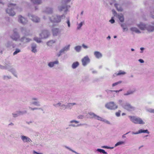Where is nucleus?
Here are the masks:
<instances>
[{
	"instance_id": "1",
	"label": "nucleus",
	"mask_w": 154,
	"mask_h": 154,
	"mask_svg": "<svg viewBox=\"0 0 154 154\" xmlns=\"http://www.w3.org/2000/svg\"><path fill=\"white\" fill-rule=\"evenodd\" d=\"M16 9L18 11H21L22 8L21 7H18L16 4L12 3H9L8 5V8L6 9V11L9 15L14 16L15 14L14 10Z\"/></svg>"
},
{
	"instance_id": "2",
	"label": "nucleus",
	"mask_w": 154,
	"mask_h": 154,
	"mask_svg": "<svg viewBox=\"0 0 154 154\" xmlns=\"http://www.w3.org/2000/svg\"><path fill=\"white\" fill-rule=\"evenodd\" d=\"M128 117L130 121L135 124L144 125L145 123L140 117L135 116H129Z\"/></svg>"
},
{
	"instance_id": "3",
	"label": "nucleus",
	"mask_w": 154,
	"mask_h": 154,
	"mask_svg": "<svg viewBox=\"0 0 154 154\" xmlns=\"http://www.w3.org/2000/svg\"><path fill=\"white\" fill-rule=\"evenodd\" d=\"M65 17V14L61 15H54L52 16L51 17L49 18V20L52 23H58L60 22L62 19H64Z\"/></svg>"
},
{
	"instance_id": "4",
	"label": "nucleus",
	"mask_w": 154,
	"mask_h": 154,
	"mask_svg": "<svg viewBox=\"0 0 154 154\" xmlns=\"http://www.w3.org/2000/svg\"><path fill=\"white\" fill-rule=\"evenodd\" d=\"M71 0H62V3L63 4L64 3L65 4L58 7L59 10L61 11L63 10H64L65 12H66L68 10V8H69V6H67L66 4L67 2H69Z\"/></svg>"
},
{
	"instance_id": "5",
	"label": "nucleus",
	"mask_w": 154,
	"mask_h": 154,
	"mask_svg": "<svg viewBox=\"0 0 154 154\" xmlns=\"http://www.w3.org/2000/svg\"><path fill=\"white\" fill-rule=\"evenodd\" d=\"M10 37L13 40L16 41H20V34L16 29L14 30L13 33L11 35Z\"/></svg>"
},
{
	"instance_id": "6",
	"label": "nucleus",
	"mask_w": 154,
	"mask_h": 154,
	"mask_svg": "<svg viewBox=\"0 0 154 154\" xmlns=\"http://www.w3.org/2000/svg\"><path fill=\"white\" fill-rule=\"evenodd\" d=\"M79 122L75 120H72L69 122L70 123L69 126V127H77L81 126L86 125L85 124H79Z\"/></svg>"
},
{
	"instance_id": "7",
	"label": "nucleus",
	"mask_w": 154,
	"mask_h": 154,
	"mask_svg": "<svg viewBox=\"0 0 154 154\" xmlns=\"http://www.w3.org/2000/svg\"><path fill=\"white\" fill-rule=\"evenodd\" d=\"M105 106L107 109L111 110H115L118 108V106L113 102H111L106 103Z\"/></svg>"
},
{
	"instance_id": "8",
	"label": "nucleus",
	"mask_w": 154,
	"mask_h": 154,
	"mask_svg": "<svg viewBox=\"0 0 154 154\" xmlns=\"http://www.w3.org/2000/svg\"><path fill=\"white\" fill-rule=\"evenodd\" d=\"M18 22L23 25H25L27 24L28 21L26 18L19 15L18 16Z\"/></svg>"
},
{
	"instance_id": "9",
	"label": "nucleus",
	"mask_w": 154,
	"mask_h": 154,
	"mask_svg": "<svg viewBox=\"0 0 154 154\" xmlns=\"http://www.w3.org/2000/svg\"><path fill=\"white\" fill-rule=\"evenodd\" d=\"M123 108L128 111H133L135 110V108L128 103H126L122 105Z\"/></svg>"
},
{
	"instance_id": "10",
	"label": "nucleus",
	"mask_w": 154,
	"mask_h": 154,
	"mask_svg": "<svg viewBox=\"0 0 154 154\" xmlns=\"http://www.w3.org/2000/svg\"><path fill=\"white\" fill-rule=\"evenodd\" d=\"M146 30L149 32H152L154 31V22L147 23Z\"/></svg>"
},
{
	"instance_id": "11",
	"label": "nucleus",
	"mask_w": 154,
	"mask_h": 154,
	"mask_svg": "<svg viewBox=\"0 0 154 154\" xmlns=\"http://www.w3.org/2000/svg\"><path fill=\"white\" fill-rule=\"evenodd\" d=\"M28 16L33 22L38 23L40 21V19L37 16L30 14H28Z\"/></svg>"
},
{
	"instance_id": "12",
	"label": "nucleus",
	"mask_w": 154,
	"mask_h": 154,
	"mask_svg": "<svg viewBox=\"0 0 154 154\" xmlns=\"http://www.w3.org/2000/svg\"><path fill=\"white\" fill-rule=\"evenodd\" d=\"M20 138L24 143H29L32 142V141L29 137L24 135H21Z\"/></svg>"
},
{
	"instance_id": "13",
	"label": "nucleus",
	"mask_w": 154,
	"mask_h": 154,
	"mask_svg": "<svg viewBox=\"0 0 154 154\" xmlns=\"http://www.w3.org/2000/svg\"><path fill=\"white\" fill-rule=\"evenodd\" d=\"M53 106L56 107H60V109L61 110H65L67 109L66 105L63 104L61 102L54 104Z\"/></svg>"
},
{
	"instance_id": "14",
	"label": "nucleus",
	"mask_w": 154,
	"mask_h": 154,
	"mask_svg": "<svg viewBox=\"0 0 154 154\" xmlns=\"http://www.w3.org/2000/svg\"><path fill=\"white\" fill-rule=\"evenodd\" d=\"M70 45H69L65 46L62 48L57 54V56L58 57L60 56L62 54L64 53L65 52H66L69 50Z\"/></svg>"
},
{
	"instance_id": "15",
	"label": "nucleus",
	"mask_w": 154,
	"mask_h": 154,
	"mask_svg": "<svg viewBox=\"0 0 154 154\" xmlns=\"http://www.w3.org/2000/svg\"><path fill=\"white\" fill-rule=\"evenodd\" d=\"M81 61L82 65L83 66H85L90 63V60L88 56H86L82 59Z\"/></svg>"
},
{
	"instance_id": "16",
	"label": "nucleus",
	"mask_w": 154,
	"mask_h": 154,
	"mask_svg": "<svg viewBox=\"0 0 154 154\" xmlns=\"http://www.w3.org/2000/svg\"><path fill=\"white\" fill-rule=\"evenodd\" d=\"M50 35L49 32L47 30H43L40 35L42 38H47Z\"/></svg>"
},
{
	"instance_id": "17",
	"label": "nucleus",
	"mask_w": 154,
	"mask_h": 154,
	"mask_svg": "<svg viewBox=\"0 0 154 154\" xmlns=\"http://www.w3.org/2000/svg\"><path fill=\"white\" fill-rule=\"evenodd\" d=\"M138 27L141 30H146L147 24L144 23L142 22H140L137 25Z\"/></svg>"
},
{
	"instance_id": "18",
	"label": "nucleus",
	"mask_w": 154,
	"mask_h": 154,
	"mask_svg": "<svg viewBox=\"0 0 154 154\" xmlns=\"http://www.w3.org/2000/svg\"><path fill=\"white\" fill-rule=\"evenodd\" d=\"M53 34L54 36H57L60 34L61 32V30L59 28H54L52 29Z\"/></svg>"
},
{
	"instance_id": "19",
	"label": "nucleus",
	"mask_w": 154,
	"mask_h": 154,
	"mask_svg": "<svg viewBox=\"0 0 154 154\" xmlns=\"http://www.w3.org/2000/svg\"><path fill=\"white\" fill-rule=\"evenodd\" d=\"M141 133H146L149 134V132L147 129L145 130L140 129L138 131L136 132H134V131L132 132V134H137Z\"/></svg>"
},
{
	"instance_id": "20",
	"label": "nucleus",
	"mask_w": 154,
	"mask_h": 154,
	"mask_svg": "<svg viewBox=\"0 0 154 154\" xmlns=\"http://www.w3.org/2000/svg\"><path fill=\"white\" fill-rule=\"evenodd\" d=\"M95 119L98 120L100 121L104 122L107 124H110L108 120L101 117L96 115L95 118Z\"/></svg>"
},
{
	"instance_id": "21",
	"label": "nucleus",
	"mask_w": 154,
	"mask_h": 154,
	"mask_svg": "<svg viewBox=\"0 0 154 154\" xmlns=\"http://www.w3.org/2000/svg\"><path fill=\"white\" fill-rule=\"evenodd\" d=\"M43 12L47 14H51L53 12V10L51 8L47 7L43 10Z\"/></svg>"
},
{
	"instance_id": "22",
	"label": "nucleus",
	"mask_w": 154,
	"mask_h": 154,
	"mask_svg": "<svg viewBox=\"0 0 154 154\" xmlns=\"http://www.w3.org/2000/svg\"><path fill=\"white\" fill-rule=\"evenodd\" d=\"M31 51L33 53H35L37 52V45L35 43H32L31 45Z\"/></svg>"
},
{
	"instance_id": "23",
	"label": "nucleus",
	"mask_w": 154,
	"mask_h": 154,
	"mask_svg": "<svg viewBox=\"0 0 154 154\" xmlns=\"http://www.w3.org/2000/svg\"><path fill=\"white\" fill-rule=\"evenodd\" d=\"M32 40V39L28 38L24 36L22 37L20 39V42H23L24 43L29 42Z\"/></svg>"
},
{
	"instance_id": "24",
	"label": "nucleus",
	"mask_w": 154,
	"mask_h": 154,
	"mask_svg": "<svg viewBox=\"0 0 154 154\" xmlns=\"http://www.w3.org/2000/svg\"><path fill=\"white\" fill-rule=\"evenodd\" d=\"M94 54L95 57L97 59L101 58L103 56L102 54L100 52L95 51L94 53Z\"/></svg>"
},
{
	"instance_id": "25",
	"label": "nucleus",
	"mask_w": 154,
	"mask_h": 154,
	"mask_svg": "<svg viewBox=\"0 0 154 154\" xmlns=\"http://www.w3.org/2000/svg\"><path fill=\"white\" fill-rule=\"evenodd\" d=\"M59 61L57 60H55L53 62H50L48 64V66L52 68L53 67L55 64H58Z\"/></svg>"
},
{
	"instance_id": "26",
	"label": "nucleus",
	"mask_w": 154,
	"mask_h": 154,
	"mask_svg": "<svg viewBox=\"0 0 154 154\" xmlns=\"http://www.w3.org/2000/svg\"><path fill=\"white\" fill-rule=\"evenodd\" d=\"M20 30L21 32L25 35L28 36L30 34L27 32L26 29L23 27H21L20 28Z\"/></svg>"
},
{
	"instance_id": "27",
	"label": "nucleus",
	"mask_w": 154,
	"mask_h": 154,
	"mask_svg": "<svg viewBox=\"0 0 154 154\" xmlns=\"http://www.w3.org/2000/svg\"><path fill=\"white\" fill-rule=\"evenodd\" d=\"M31 2L35 5H40L42 2V0H30Z\"/></svg>"
},
{
	"instance_id": "28",
	"label": "nucleus",
	"mask_w": 154,
	"mask_h": 154,
	"mask_svg": "<svg viewBox=\"0 0 154 154\" xmlns=\"http://www.w3.org/2000/svg\"><path fill=\"white\" fill-rule=\"evenodd\" d=\"M76 105V103H68L66 105L67 109H72L73 106Z\"/></svg>"
},
{
	"instance_id": "29",
	"label": "nucleus",
	"mask_w": 154,
	"mask_h": 154,
	"mask_svg": "<svg viewBox=\"0 0 154 154\" xmlns=\"http://www.w3.org/2000/svg\"><path fill=\"white\" fill-rule=\"evenodd\" d=\"M130 30L136 33H141L140 31L136 27H131L130 28Z\"/></svg>"
},
{
	"instance_id": "30",
	"label": "nucleus",
	"mask_w": 154,
	"mask_h": 154,
	"mask_svg": "<svg viewBox=\"0 0 154 154\" xmlns=\"http://www.w3.org/2000/svg\"><path fill=\"white\" fill-rule=\"evenodd\" d=\"M9 71L11 72L15 77H17V73L15 69L13 67L9 69Z\"/></svg>"
},
{
	"instance_id": "31",
	"label": "nucleus",
	"mask_w": 154,
	"mask_h": 154,
	"mask_svg": "<svg viewBox=\"0 0 154 154\" xmlns=\"http://www.w3.org/2000/svg\"><path fill=\"white\" fill-rule=\"evenodd\" d=\"M56 42V40H52L47 42L46 44L48 46H51Z\"/></svg>"
},
{
	"instance_id": "32",
	"label": "nucleus",
	"mask_w": 154,
	"mask_h": 154,
	"mask_svg": "<svg viewBox=\"0 0 154 154\" xmlns=\"http://www.w3.org/2000/svg\"><path fill=\"white\" fill-rule=\"evenodd\" d=\"M126 73L123 71H122V70H119L118 72V73H115L114 75V76H117V75H125V74H126Z\"/></svg>"
},
{
	"instance_id": "33",
	"label": "nucleus",
	"mask_w": 154,
	"mask_h": 154,
	"mask_svg": "<svg viewBox=\"0 0 154 154\" xmlns=\"http://www.w3.org/2000/svg\"><path fill=\"white\" fill-rule=\"evenodd\" d=\"M79 65V63L77 62H75L73 63L72 65V67L73 69L76 68Z\"/></svg>"
},
{
	"instance_id": "34",
	"label": "nucleus",
	"mask_w": 154,
	"mask_h": 154,
	"mask_svg": "<svg viewBox=\"0 0 154 154\" xmlns=\"http://www.w3.org/2000/svg\"><path fill=\"white\" fill-rule=\"evenodd\" d=\"M135 91L129 90L126 93L124 94L125 96H128L130 94H132L135 92Z\"/></svg>"
},
{
	"instance_id": "35",
	"label": "nucleus",
	"mask_w": 154,
	"mask_h": 154,
	"mask_svg": "<svg viewBox=\"0 0 154 154\" xmlns=\"http://www.w3.org/2000/svg\"><path fill=\"white\" fill-rule=\"evenodd\" d=\"M118 17L121 22H123L124 20L123 15L122 14H118L117 15Z\"/></svg>"
},
{
	"instance_id": "36",
	"label": "nucleus",
	"mask_w": 154,
	"mask_h": 154,
	"mask_svg": "<svg viewBox=\"0 0 154 154\" xmlns=\"http://www.w3.org/2000/svg\"><path fill=\"white\" fill-rule=\"evenodd\" d=\"M88 114L89 115V117L91 119L94 118L95 119V118L97 115L94 113L91 112L88 113Z\"/></svg>"
},
{
	"instance_id": "37",
	"label": "nucleus",
	"mask_w": 154,
	"mask_h": 154,
	"mask_svg": "<svg viewBox=\"0 0 154 154\" xmlns=\"http://www.w3.org/2000/svg\"><path fill=\"white\" fill-rule=\"evenodd\" d=\"M31 104L38 106H41L40 103L39 101H32L31 102Z\"/></svg>"
},
{
	"instance_id": "38",
	"label": "nucleus",
	"mask_w": 154,
	"mask_h": 154,
	"mask_svg": "<svg viewBox=\"0 0 154 154\" xmlns=\"http://www.w3.org/2000/svg\"><path fill=\"white\" fill-rule=\"evenodd\" d=\"M114 5L118 11H122L123 10L122 8L119 5L117 4H115Z\"/></svg>"
},
{
	"instance_id": "39",
	"label": "nucleus",
	"mask_w": 154,
	"mask_h": 154,
	"mask_svg": "<svg viewBox=\"0 0 154 154\" xmlns=\"http://www.w3.org/2000/svg\"><path fill=\"white\" fill-rule=\"evenodd\" d=\"M96 151L101 153H103L104 154H107V153L103 149H97Z\"/></svg>"
},
{
	"instance_id": "40",
	"label": "nucleus",
	"mask_w": 154,
	"mask_h": 154,
	"mask_svg": "<svg viewBox=\"0 0 154 154\" xmlns=\"http://www.w3.org/2000/svg\"><path fill=\"white\" fill-rule=\"evenodd\" d=\"M19 115L20 116L23 115L27 113V111L26 110H24L23 111H18Z\"/></svg>"
},
{
	"instance_id": "41",
	"label": "nucleus",
	"mask_w": 154,
	"mask_h": 154,
	"mask_svg": "<svg viewBox=\"0 0 154 154\" xmlns=\"http://www.w3.org/2000/svg\"><path fill=\"white\" fill-rule=\"evenodd\" d=\"M125 142L123 141H120L117 142L115 144V147H116L118 146L121 145L122 144H125Z\"/></svg>"
},
{
	"instance_id": "42",
	"label": "nucleus",
	"mask_w": 154,
	"mask_h": 154,
	"mask_svg": "<svg viewBox=\"0 0 154 154\" xmlns=\"http://www.w3.org/2000/svg\"><path fill=\"white\" fill-rule=\"evenodd\" d=\"M81 49V47L80 46H76L74 48L75 50L78 52H79L80 51Z\"/></svg>"
},
{
	"instance_id": "43",
	"label": "nucleus",
	"mask_w": 154,
	"mask_h": 154,
	"mask_svg": "<svg viewBox=\"0 0 154 154\" xmlns=\"http://www.w3.org/2000/svg\"><path fill=\"white\" fill-rule=\"evenodd\" d=\"M12 115L14 118H16L20 116L18 111H16L15 113H13Z\"/></svg>"
},
{
	"instance_id": "44",
	"label": "nucleus",
	"mask_w": 154,
	"mask_h": 154,
	"mask_svg": "<svg viewBox=\"0 0 154 154\" xmlns=\"http://www.w3.org/2000/svg\"><path fill=\"white\" fill-rule=\"evenodd\" d=\"M106 91L108 94H111L112 93V92H115L116 93H118V90H107Z\"/></svg>"
},
{
	"instance_id": "45",
	"label": "nucleus",
	"mask_w": 154,
	"mask_h": 154,
	"mask_svg": "<svg viewBox=\"0 0 154 154\" xmlns=\"http://www.w3.org/2000/svg\"><path fill=\"white\" fill-rule=\"evenodd\" d=\"M84 22H81L80 23L78 24L77 25V29L79 30L82 27V26L83 25V24H84Z\"/></svg>"
},
{
	"instance_id": "46",
	"label": "nucleus",
	"mask_w": 154,
	"mask_h": 154,
	"mask_svg": "<svg viewBox=\"0 0 154 154\" xmlns=\"http://www.w3.org/2000/svg\"><path fill=\"white\" fill-rule=\"evenodd\" d=\"M11 79V77L10 75H4L3 76V79L6 80Z\"/></svg>"
},
{
	"instance_id": "47",
	"label": "nucleus",
	"mask_w": 154,
	"mask_h": 154,
	"mask_svg": "<svg viewBox=\"0 0 154 154\" xmlns=\"http://www.w3.org/2000/svg\"><path fill=\"white\" fill-rule=\"evenodd\" d=\"M121 25V27L123 29V32L128 31V29L126 27L125 24H122Z\"/></svg>"
},
{
	"instance_id": "48",
	"label": "nucleus",
	"mask_w": 154,
	"mask_h": 154,
	"mask_svg": "<svg viewBox=\"0 0 154 154\" xmlns=\"http://www.w3.org/2000/svg\"><path fill=\"white\" fill-rule=\"evenodd\" d=\"M12 44V42L8 41L6 44V46L7 47H10Z\"/></svg>"
},
{
	"instance_id": "49",
	"label": "nucleus",
	"mask_w": 154,
	"mask_h": 154,
	"mask_svg": "<svg viewBox=\"0 0 154 154\" xmlns=\"http://www.w3.org/2000/svg\"><path fill=\"white\" fill-rule=\"evenodd\" d=\"M12 67V66L10 64H7L5 65L6 69L8 70V71Z\"/></svg>"
},
{
	"instance_id": "50",
	"label": "nucleus",
	"mask_w": 154,
	"mask_h": 154,
	"mask_svg": "<svg viewBox=\"0 0 154 154\" xmlns=\"http://www.w3.org/2000/svg\"><path fill=\"white\" fill-rule=\"evenodd\" d=\"M33 39L35 41L38 43H40L41 42V40L40 38L35 37Z\"/></svg>"
},
{
	"instance_id": "51",
	"label": "nucleus",
	"mask_w": 154,
	"mask_h": 154,
	"mask_svg": "<svg viewBox=\"0 0 154 154\" xmlns=\"http://www.w3.org/2000/svg\"><path fill=\"white\" fill-rule=\"evenodd\" d=\"M147 111L151 113H154V109L149 108L146 109Z\"/></svg>"
},
{
	"instance_id": "52",
	"label": "nucleus",
	"mask_w": 154,
	"mask_h": 154,
	"mask_svg": "<svg viewBox=\"0 0 154 154\" xmlns=\"http://www.w3.org/2000/svg\"><path fill=\"white\" fill-rule=\"evenodd\" d=\"M122 82V81H119V82H117L115 83L112 84V87H114L119 84H121Z\"/></svg>"
},
{
	"instance_id": "53",
	"label": "nucleus",
	"mask_w": 154,
	"mask_h": 154,
	"mask_svg": "<svg viewBox=\"0 0 154 154\" xmlns=\"http://www.w3.org/2000/svg\"><path fill=\"white\" fill-rule=\"evenodd\" d=\"M66 19L67 21L66 22V23L67 24L68 27H69L70 26V23L69 17H68Z\"/></svg>"
},
{
	"instance_id": "54",
	"label": "nucleus",
	"mask_w": 154,
	"mask_h": 154,
	"mask_svg": "<svg viewBox=\"0 0 154 154\" xmlns=\"http://www.w3.org/2000/svg\"><path fill=\"white\" fill-rule=\"evenodd\" d=\"M101 147L102 148H106V149H113L114 148V147H109V146H102Z\"/></svg>"
},
{
	"instance_id": "55",
	"label": "nucleus",
	"mask_w": 154,
	"mask_h": 154,
	"mask_svg": "<svg viewBox=\"0 0 154 154\" xmlns=\"http://www.w3.org/2000/svg\"><path fill=\"white\" fill-rule=\"evenodd\" d=\"M20 50L19 49H16L15 51L13 53V55H14L17 54L18 53L20 52Z\"/></svg>"
},
{
	"instance_id": "56",
	"label": "nucleus",
	"mask_w": 154,
	"mask_h": 154,
	"mask_svg": "<svg viewBox=\"0 0 154 154\" xmlns=\"http://www.w3.org/2000/svg\"><path fill=\"white\" fill-rule=\"evenodd\" d=\"M29 108L30 109H31V110H36V109H42L41 108H40L35 107L34 108H32L30 107H29Z\"/></svg>"
},
{
	"instance_id": "57",
	"label": "nucleus",
	"mask_w": 154,
	"mask_h": 154,
	"mask_svg": "<svg viewBox=\"0 0 154 154\" xmlns=\"http://www.w3.org/2000/svg\"><path fill=\"white\" fill-rule=\"evenodd\" d=\"M150 15L151 17L154 19V11H152L150 12Z\"/></svg>"
},
{
	"instance_id": "58",
	"label": "nucleus",
	"mask_w": 154,
	"mask_h": 154,
	"mask_svg": "<svg viewBox=\"0 0 154 154\" xmlns=\"http://www.w3.org/2000/svg\"><path fill=\"white\" fill-rule=\"evenodd\" d=\"M109 21L112 24L114 23L115 20L114 19L113 17H112L111 18V19L109 20Z\"/></svg>"
},
{
	"instance_id": "59",
	"label": "nucleus",
	"mask_w": 154,
	"mask_h": 154,
	"mask_svg": "<svg viewBox=\"0 0 154 154\" xmlns=\"http://www.w3.org/2000/svg\"><path fill=\"white\" fill-rule=\"evenodd\" d=\"M123 101L122 100H119L118 101V103L121 105L122 106L123 104H122Z\"/></svg>"
},
{
	"instance_id": "60",
	"label": "nucleus",
	"mask_w": 154,
	"mask_h": 154,
	"mask_svg": "<svg viewBox=\"0 0 154 154\" xmlns=\"http://www.w3.org/2000/svg\"><path fill=\"white\" fill-rule=\"evenodd\" d=\"M0 69H5V66H2L0 64Z\"/></svg>"
},
{
	"instance_id": "61",
	"label": "nucleus",
	"mask_w": 154,
	"mask_h": 154,
	"mask_svg": "<svg viewBox=\"0 0 154 154\" xmlns=\"http://www.w3.org/2000/svg\"><path fill=\"white\" fill-rule=\"evenodd\" d=\"M84 118V116L83 115H80L78 116L77 118L78 119H82Z\"/></svg>"
},
{
	"instance_id": "62",
	"label": "nucleus",
	"mask_w": 154,
	"mask_h": 154,
	"mask_svg": "<svg viewBox=\"0 0 154 154\" xmlns=\"http://www.w3.org/2000/svg\"><path fill=\"white\" fill-rule=\"evenodd\" d=\"M32 100H35V101H38V99L37 97H33L32 98Z\"/></svg>"
},
{
	"instance_id": "63",
	"label": "nucleus",
	"mask_w": 154,
	"mask_h": 154,
	"mask_svg": "<svg viewBox=\"0 0 154 154\" xmlns=\"http://www.w3.org/2000/svg\"><path fill=\"white\" fill-rule=\"evenodd\" d=\"M82 47L84 48V49H87L88 48V47L84 45V44H83L82 45Z\"/></svg>"
},
{
	"instance_id": "64",
	"label": "nucleus",
	"mask_w": 154,
	"mask_h": 154,
	"mask_svg": "<svg viewBox=\"0 0 154 154\" xmlns=\"http://www.w3.org/2000/svg\"><path fill=\"white\" fill-rule=\"evenodd\" d=\"M121 111H119V112H116V116L117 117H119L120 116V112Z\"/></svg>"
}]
</instances>
